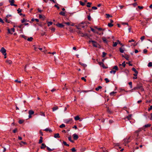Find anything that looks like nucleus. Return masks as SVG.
I'll use <instances>...</instances> for the list:
<instances>
[{
    "label": "nucleus",
    "instance_id": "obj_47",
    "mask_svg": "<svg viewBox=\"0 0 152 152\" xmlns=\"http://www.w3.org/2000/svg\"><path fill=\"white\" fill-rule=\"evenodd\" d=\"M104 80L105 81L106 83H107L110 82L109 80L107 78H105L104 79Z\"/></svg>",
    "mask_w": 152,
    "mask_h": 152
},
{
    "label": "nucleus",
    "instance_id": "obj_60",
    "mask_svg": "<svg viewBox=\"0 0 152 152\" xmlns=\"http://www.w3.org/2000/svg\"><path fill=\"white\" fill-rule=\"evenodd\" d=\"M46 148L47 150L49 151H52V149L50 148L49 147L47 146Z\"/></svg>",
    "mask_w": 152,
    "mask_h": 152
},
{
    "label": "nucleus",
    "instance_id": "obj_4",
    "mask_svg": "<svg viewBox=\"0 0 152 152\" xmlns=\"http://www.w3.org/2000/svg\"><path fill=\"white\" fill-rule=\"evenodd\" d=\"M141 130V129H139L137 130L134 133V135L136 136L137 137H138L139 136V133Z\"/></svg>",
    "mask_w": 152,
    "mask_h": 152
},
{
    "label": "nucleus",
    "instance_id": "obj_58",
    "mask_svg": "<svg viewBox=\"0 0 152 152\" xmlns=\"http://www.w3.org/2000/svg\"><path fill=\"white\" fill-rule=\"evenodd\" d=\"M21 36L23 38L25 39H26L27 37L26 36H25L24 35H21Z\"/></svg>",
    "mask_w": 152,
    "mask_h": 152
},
{
    "label": "nucleus",
    "instance_id": "obj_33",
    "mask_svg": "<svg viewBox=\"0 0 152 152\" xmlns=\"http://www.w3.org/2000/svg\"><path fill=\"white\" fill-rule=\"evenodd\" d=\"M138 89L137 88V86H136V87H134L132 89V90H130V91H131V92H132V91L133 90H138Z\"/></svg>",
    "mask_w": 152,
    "mask_h": 152
},
{
    "label": "nucleus",
    "instance_id": "obj_37",
    "mask_svg": "<svg viewBox=\"0 0 152 152\" xmlns=\"http://www.w3.org/2000/svg\"><path fill=\"white\" fill-rule=\"evenodd\" d=\"M151 126V124H148L145 125L144 126V127H145L147 128V127H150Z\"/></svg>",
    "mask_w": 152,
    "mask_h": 152
},
{
    "label": "nucleus",
    "instance_id": "obj_5",
    "mask_svg": "<svg viewBox=\"0 0 152 152\" xmlns=\"http://www.w3.org/2000/svg\"><path fill=\"white\" fill-rule=\"evenodd\" d=\"M98 63L99 65H100V66H101L103 68L106 69L107 68V67L105 66H104L103 62H99Z\"/></svg>",
    "mask_w": 152,
    "mask_h": 152
},
{
    "label": "nucleus",
    "instance_id": "obj_40",
    "mask_svg": "<svg viewBox=\"0 0 152 152\" xmlns=\"http://www.w3.org/2000/svg\"><path fill=\"white\" fill-rule=\"evenodd\" d=\"M65 126V125L64 124H62L61 125L59 126V127L60 128H62L64 127Z\"/></svg>",
    "mask_w": 152,
    "mask_h": 152
},
{
    "label": "nucleus",
    "instance_id": "obj_17",
    "mask_svg": "<svg viewBox=\"0 0 152 152\" xmlns=\"http://www.w3.org/2000/svg\"><path fill=\"white\" fill-rule=\"evenodd\" d=\"M34 112L32 110H30L29 111L28 113L29 114L32 115L34 114Z\"/></svg>",
    "mask_w": 152,
    "mask_h": 152
},
{
    "label": "nucleus",
    "instance_id": "obj_32",
    "mask_svg": "<svg viewBox=\"0 0 152 152\" xmlns=\"http://www.w3.org/2000/svg\"><path fill=\"white\" fill-rule=\"evenodd\" d=\"M113 69H115V70H118V68L117 66H115L113 68Z\"/></svg>",
    "mask_w": 152,
    "mask_h": 152
},
{
    "label": "nucleus",
    "instance_id": "obj_63",
    "mask_svg": "<svg viewBox=\"0 0 152 152\" xmlns=\"http://www.w3.org/2000/svg\"><path fill=\"white\" fill-rule=\"evenodd\" d=\"M37 10L38 11V12L39 13H41V12L42 11V10H41L39 8H38Z\"/></svg>",
    "mask_w": 152,
    "mask_h": 152
},
{
    "label": "nucleus",
    "instance_id": "obj_12",
    "mask_svg": "<svg viewBox=\"0 0 152 152\" xmlns=\"http://www.w3.org/2000/svg\"><path fill=\"white\" fill-rule=\"evenodd\" d=\"M54 137L55 138H59L60 136L59 133H56L54 134Z\"/></svg>",
    "mask_w": 152,
    "mask_h": 152
},
{
    "label": "nucleus",
    "instance_id": "obj_23",
    "mask_svg": "<svg viewBox=\"0 0 152 152\" xmlns=\"http://www.w3.org/2000/svg\"><path fill=\"white\" fill-rule=\"evenodd\" d=\"M80 119V118L78 115H77L75 117V121L79 120Z\"/></svg>",
    "mask_w": 152,
    "mask_h": 152
},
{
    "label": "nucleus",
    "instance_id": "obj_21",
    "mask_svg": "<svg viewBox=\"0 0 152 152\" xmlns=\"http://www.w3.org/2000/svg\"><path fill=\"white\" fill-rule=\"evenodd\" d=\"M82 35H81V36H82V37H89L87 34L86 33V34H84L83 33H82Z\"/></svg>",
    "mask_w": 152,
    "mask_h": 152
},
{
    "label": "nucleus",
    "instance_id": "obj_3",
    "mask_svg": "<svg viewBox=\"0 0 152 152\" xmlns=\"http://www.w3.org/2000/svg\"><path fill=\"white\" fill-rule=\"evenodd\" d=\"M0 52L2 53L4 56H6L7 53L6 50L4 48L2 47L0 50Z\"/></svg>",
    "mask_w": 152,
    "mask_h": 152
},
{
    "label": "nucleus",
    "instance_id": "obj_35",
    "mask_svg": "<svg viewBox=\"0 0 152 152\" xmlns=\"http://www.w3.org/2000/svg\"><path fill=\"white\" fill-rule=\"evenodd\" d=\"M33 39V38L32 37H31L30 38H28V39H27V40L31 42L32 41Z\"/></svg>",
    "mask_w": 152,
    "mask_h": 152
},
{
    "label": "nucleus",
    "instance_id": "obj_10",
    "mask_svg": "<svg viewBox=\"0 0 152 152\" xmlns=\"http://www.w3.org/2000/svg\"><path fill=\"white\" fill-rule=\"evenodd\" d=\"M46 145L44 143H42L41 145L40 148L41 149H44L45 147H46Z\"/></svg>",
    "mask_w": 152,
    "mask_h": 152
},
{
    "label": "nucleus",
    "instance_id": "obj_39",
    "mask_svg": "<svg viewBox=\"0 0 152 152\" xmlns=\"http://www.w3.org/2000/svg\"><path fill=\"white\" fill-rule=\"evenodd\" d=\"M113 26V25L110 23H109L108 24V26L110 27H112Z\"/></svg>",
    "mask_w": 152,
    "mask_h": 152
},
{
    "label": "nucleus",
    "instance_id": "obj_38",
    "mask_svg": "<svg viewBox=\"0 0 152 152\" xmlns=\"http://www.w3.org/2000/svg\"><path fill=\"white\" fill-rule=\"evenodd\" d=\"M24 122V121L22 120H20L18 121V123L20 124H23Z\"/></svg>",
    "mask_w": 152,
    "mask_h": 152
},
{
    "label": "nucleus",
    "instance_id": "obj_53",
    "mask_svg": "<svg viewBox=\"0 0 152 152\" xmlns=\"http://www.w3.org/2000/svg\"><path fill=\"white\" fill-rule=\"evenodd\" d=\"M71 150L72 151V152H75L76 151V149H75V148H72V149H71Z\"/></svg>",
    "mask_w": 152,
    "mask_h": 152
},
{
    "label": "nucleus",
    "instance_id": "obj_62",
    "mask_svg": "<svg viewBox=\"0 0 152 152\" xmlns=\"http://www.w3.org/2000/svg\"><path fill=\"white\" fill-rule=\"evenodd\" d=\"M92 9L93 10H96L97 9V8L96 7L93 6L92 7Z\"/></svg>",
    "mask_w": 152,
    "mask_h": 152
},
{
    "label": "nucleus",
    "instance_id": "obj_15",
    "mask_svg": "<svg viewBox=\"0 0 152 152\" xmlns=\"http://www.w3.org/2000/svg\"><path fill=\"white\" fill-rule=\"evenodd\" d=\"M107 111L110 114H111L113 113V111H111L110 109L108 107H107Z\"/></svg>",
    "mask_w": 152,
    "mask_h": 152
},
{
    "label": "nucleus",
    "instance_id": "obj_34",
    "mask_svg": "<svg viewBox=\"0 0 152 152\" xmlns=\"http://www.w3.org/2000/svg\"><path fill=\"white\" fill-rule=\"evenodd\" d=\"M6 62L9 64H10L12 63V61L10 60H7Z\"/></svg>",
    "mask_w": 152,
    "mask_h": 152
},
{
    "label": "nucleus",
    "instance_id": "obj_51",
    "mask_svg": "<svg viewBox=\"0 0 152 152\" xmlns=\"http://www.w3.org/2000/svg\"><path fill=\"white\" fill-rule=\"evenodd\" d=\"M21 143H23L24 145H26L27 144L26 142L22 141H21V143H20V145L21 146L22 145L21 144Z\"/></svg>",
    "mask_w": 152,
    "mask_h": 152
},
{
    "label": "nucleus",
    "instance_id": "obj_7",
    "mask_svg": "<svg viewBox=\"0 0 152 152\" xmlns=\"http://www.w3.org/2000/svg\"><path fill=\"white\" fill-rule=\"evenodd\" d=\"M124 140V142H125L126 143H127L130 142L131 141L130 137H129L128 138L125 139Z\"/></svg>",
    "mask_w": 152,
    "mask_h": 152
},
{
    "label": "nucleus",
    "instance_id": "obj_36",
    "mask_svg": "<svg viewBox=\"0 0 152 152\" xmlns=\"http://www.w3.org/2000/svg\"><path fill=\"white\" fill-rule=\"evenodd\" d=\"M88 19L89 21H91V17L90 15L89 14V15H88Z\"/></svg>",
    "mask_w": 152,
    "mask_h": 152
},
{
    "label": "nucleus",
    "instance_id": "obj_48",
    "mask_svg": "<svg viewBox=\"0 0 152 152\" xmlns=\"http://www.w3.org/2000/svg\"><path fill=\"white\" fill-rule=\"evenodd\" d=\"M148 67L152 66V63L151 62H149L148 64Z\"/></svg>",
    "mask_w": 152,
    "mask_h": 152
},
{
    "label": "nucleus",
    "instance_id": "obj_30",
    "mask_svg": "<svg viewBox=\"0 0 152 152\" xmlns=\"http://www.w3.org/2000/svg\"><path fill=\"white\" fill-rule=\"evenodd\" d=\"M59 14L61 15L64 16L65 15V13L61 11L59 13Z\"/></svg>",
    "mask_w": 152,
    "mask_h": 152
},
{
    "label": "nucleus",
    "instance_id": "obj_18",
    "mask_svg": "<svg viewBox=\"0 0 152 152\" xmlns=\"http://www.w3.org/2000/svg\"><path fill=\"white\" fill-rule=\"evenodd\" d=\"M102 88V87L101 86H99L95 88V90L96 91H98L100 89H101Z\"/></svg>",
    "mask_w": 152,
    "mask_h": 152
},
{
    "label": "nucleus",
    "instance_id": "obj_25",
    "mask_svg": "<svg viewBox=\"0 0 152 152\" xmlns=\"http://www.w3.org/2000/svg\"><path fill=\"white\" fill-rule=\"evenodd\" d=\"M58 109V107L57 106H55L53 107L52 108L53 111H54L55 110H56Z\"/></svg>",
    "mask_w": 152,
    "mask_h": 152
},
{
    "label": "nucleus",
    "instance_id": "obj_49",
    "mask_svg": "<svg viewBox=\"0 0 152 152\" xmlns=\"http://www.w3.org/2000/svg\"><path fill=\"white\" fill-rule=\"evenodd\" d=\"M116 70H111L110 72V73H113V74H115L116 72Z\"/></svg>",
    "mask_w": 152,
    "mask_h": 152
},
{
    "label": "nucleus",
    "instance_id": "obj_1",
    "mask_svg": "<svg viewBox=\"0 0 152 152\" xmlns=\"http://www.w3.org/2000/svg\"><path fill=\"white\" fill-rule=\"evenodd\" d=\"M136 86L138 89H140L141 91H144V89L143 88L142 84L141 83H137Z\"/></svg>",
    "mask_w": 152,
    "mask_h": 152
},
{
    "label": "nucleus",
    "instance_id": "obj_57",
    "mask_svg": "<svg viewBox=\"0 0 152 152\" xmlns=\"http://www.w3.org/2000/svg\"><path fill=\"white\" fill-rule=\"evenodd\" d=\"M145 37L144 36H142L140 38V39L142 41L145 39Z\"/></svg>",
    "mask_w": 152,
    "mask_h": 152
},
{
    "label": "nucleus",
    "instance_id": "obj_19",
    "mask_svg": "<svg viewBox=\"0 0 152 152\" xmlns=\"http://www.w3.org/2000/svg\"><path fill=\"white\" fill-rule=\"evenodd\" d=\"M132 115L130 114L129 115L126 117V118H127L129 120H130L131 119Z\"/></svg>",
    "mask_w": 152,
    "mask_h": 152
},
{
    "label": "nucleus",
    "instance_id": "obj_56",
    "mask_svg": "<svg viewBox=\"0 0 152 152\" xmlns=\"http://www.w3.org/2000/svg\"><path fill=\"white\" fill-rule=\"evenodd\" d=\"M97 29L99 31H101L102 30H103V31H104V29H102V28H97Z\"/></svg>",
    "mask_w": 152,
    "mask_h": 152
},
{
    "label": "nucleus",
    "instance_id": "obj_42",
    "mask_svg": "<svg viewBox=\"0 0 152 152\" xmlns=\"http://www.w3.org/2000/svg\"><path fill=\"white\" fill-rule=\"evenodd\" d=\"M119 50L121 53H123L124 52V50L122 49L121 48H119Z\"/></svg>",
    "mask_w": 152,
    "mask_h": 152
},
{
    "label": "nucleus",
    "instance_id": "obj_16",
    "mask_svg": "<svg viewBox=\"0 0 152 152\" xmlns=\"http://www.w3.org/2000/svg\"><path fill=\"white\" fill-rule=\"evenodd\" d=\"M44 131H47V132L49 131L50 132V133H51L52 132V130L51 129H49L48 128H47L45 129L44 130Z\"/></svg>",
    "mask_w": 152,
    "mask_h": 152
},
{
    "label": "nucleus",
    "instance_id": "obj_31",
    "mask_svg": "<svg viewBox=\"0 0 152 152\" xmlns=\"http://www.w3.org/2000/svg\"><path fill=\"white\" fill-rule=\"evenodd\" d=\"M5 21L7 23H11V21L10 20H8L7 18H5Z\"/></svg>",
    "mask_w": 152,
    "mask_h": 152
},
{
    "label": "nucleus",
    "instance_id": "obj_13",
    "mask_svg": "<svg viewBox=\"0 0 152 152\" xmlns=\"http://www.w3.org/2000/svg\"><path fill=\"white\" fill-rule=\"evenodd\" d=\"M129 55L127 54H125V56H124V58L127 60H129Z\"/></svg>",
    "mask_w": 152,
    "mask_h": 152
},
{
    "label": "nucleus",
    "instance_id": "obj_54",
    "mask_svg": "<svg viewBox=\"0 0 152 152\" xmlns=\"http://www.w3.org/2000/svg\"><path fill=\"white\" fill-rule=\"evenodd\" d=\"M18 12V13H19L20 12L22 11V10L20 9V8H18V9L17 10Z\"/></svg>",
    "mask_w": 152,
    "mask_h": 152
},
{
    "label": "nucleus",
    "instance_id": "obj_44",
    "mask_svg": "<svg viewBox=\"0 0 152 152\" xmlns=\"http://www.w3.org/2000/svg\"><path fill=\"white\" fill-rule=\"evenodd\" d=\"M106 54H107L106 53H105V52H103L102 53V57H103V58L104 57Z\"/></svg>",
    "mask_w": 152,
    "mask_h": 152
},
{
    "label": "nucleus",
    "instance_id": "obj_20",
    "mask_svg": "<svg viewBox=\"0 0 152 152\" xmlns=\"http://www.w3.org/2000/svg\"><path fill=\"white\" fill-rule=\"evenodd\" d=\"M79 64L80 65H81L84 67H85L87 66V65L86 64H83L81 62H80Z\"/></svg>",
    "mask_w": 152,
    "mask_h": 152
},
{
    "label": "nucleus",
    "instance_id": "obj_28",
    "mask_svg": "<svg viewBox=\"0 0 152 152\" xmlns=\"http://www.w3.org/2000/svg\"><path fill=\"white\" fill-rule=\"evenodd\" d=\"M102 40L104 42H105V43H107V42L106 38L105 37H103L102 38Z\"/></svg>",
    "mask_w": 152,
    "mask_h": 152
},
{
    "label": "nucleus",
    "instance_id": "obj_14",
    "mask_svg": "<svg viewBox=\"0 0 152 152\" xmlns=\"http://www.w3.org/2000/svg\"><path fill=\"white\" fill-rule=\"evenodd\" d=\"M9 2L10 3V5L12 6V5H13L15 1L14 0H10Z\"/></svg>",
    "mask_w": 152,
    "mask_h": 152
},
{
    "label": "nucleus",
    "instance_id": "obj_55",
    "mask_svg": "<svg viewBox=\"0 0 152 152\" xmlns=\"http://www.w3.org/2000/svg\"><path fill=\"white\" fill-rule=\"evenodd\" d=\"M27 21V20L26 19L23 18V19L21 20V23H24L25 22Z\"/></svg>",
    "mask_w": 152,
    "mask_h": 152
},
{
    "label": "nucleus",
    "instance_id": "obj_9",
    "mask_svg": "<svg viewBox=\"0 0 152 152\" xmlns=\"http://www.w3.org/2000/svg\"><path fill=\"white\" fill-rule=\"evenodd\" d=\"M73 138L74 139V140H77L78 138V135L76 134H73Z\"/></svg>",
    "mask_w": 152,
    "mask_h": 152
},
{
    "label": "nucleus",
    "instance_id": "obj_52",
    "mask_svg": "<svg viewBox=\"0 0 152 152\" xmlns=\"http://www.w3.org/2000/svg\"><path fill=\"white\" fill-rule=\"evenodd\" d=\"M50 29H51V30L53 31V32H54L55 31V28L54 27H52L51 28H50Z\"/></svg>",
    "mask_w": 152,
    "mask_h": 152
},
{
    "label": "nucleus",
    "instance_id": "obj_41",
    "mask_svg": "<svg viewBox=\"0 0 152 152\" xmlns=\"http://www.w3.org/2000/svg\"><path fill=\"white\" fill-rule=\"evenodd\" d=\"M129 84L130 86V88H132V82H130L129 83Z\"/></svg>",
    "mask_w": 152,
    "mask_h": 152
},
{
    "label": "nucleus",
    "instance_id": "obj_29",
    "mask_svg": "<svg viewBox=\"0 0 152 152\" xmlns=\"http://www.w3.org/2000/svg\"><path fill=\"white\" fill-rule=\"evenodd\" d=\"M47 23L48 26H49L52 24L53 22L51 21H48V22Z\"/></svg>",
    "mask_w": 152,
    "mask_h": 152
},
{
    "label": "nucleus",
    "instance_id": "obj_26",
    "mask_svg": "<svg viewBox=\"0 0 152 152\" xmlns=\"http://www.w3.org/2000/svg\"><path fill=\"white\" fill-rule=\"evenodd\" d=\"M118 44V42H113V46L114 47H116L117 44Z\"/></svg>",
    "mask_w": 152,
    "mask_h": 152
},
{
    "label": "nucleus",
    "instance_id": "obj_8",
    "mask_svg": "<svg viewBox=\"0 0 152 152\" xmlns=\"http://www.w3.org/2000/svg\"><path fill=\"white\" fill-rule=\"evenodd\" d=\"M72 121V118H69L68 119H66L65 121V123L66 124H69L70 122Z\"/></svg>",
    "mask_w": 152,
    "mask_h": 152
},
{
    "label": "nucleus",
    "instance_id": "obj_27",
    "mask_svg": "<svg viewBox=\"0 0 152 152\" xmlns=\"http://www.w3.org/2000/svg\"><path fill=\"white\" fill-rule=\"evenodd\" d=\"M122 65L124 67H125L126 66V64H125V61H124L122 64H119V66Z\"/></svg>",
    "mask_w": 152,
    "mask_h": 152
},
{
    "label": "nucleus",
    "instance_id": "obj_64",
    "mask_svg": "<svg viewBox=\"0 0 152 152\" xmlns=\"http://www.w3.org/2000/svg\"><path fill=\"white\" fill-rule=\"evenodd\" d=\"M152 110V105L150 106V107L148 109V110L149 111Z\"/></svg>",
    "mask_w": 152,
    "mask_h": 152
},
{
    "label": "nucleus",
    "instance_id": "obj_11",
    "mask_svg": "<svg viewBox=\"0 0 152 152\" xmlns=\"http://www.w3.org/2000/svg\"><path fill=\"white\" fill-rule=\"evenodd\" d=\"M117 92L115 91H112L110 93V95L112 96H113L115 95V94Z\"/></svg>",
    "mask_w": 152,
    "mask_h": 152
},
{
    "label": "nucleus",
    "instance_id": "obj_46",
    "mask_svg": "<svg viewBox=\"0 0 152 152\" xmlns=\"http://www.w3.org/2000/svg\"><path fill=\"white\" fill-rule=\"evenodd\" d=\"M117 41L118 42V43L119 44H120V45L122 46H124V45L122 43H121V42L119 40H117Z\"/></svg>",
    "mask_w": 152,
    "mask_h": 152
},
{
    "label": "nucleus",
    "instance_id": "obj_43",
    "mask_svg": "<svg viewBox=\"0 0 152 152\" xmlns=\"http://www.w3.org/2000/svg\"><path fill=\"white\" fill-rule=\"evenodd\" d=\"M80 5H82V6H84L85 5V3L83 2L82 1H80Z\"/></svg>",
    "mask_w": 152,
    "mask_h": 152
},
{
    "label": "nucleus",
    "instance_id": "obj_2",
    "mask_svg": "<svg viewBox=\"0 0 152 152\" xmlns=\"http://www.w3.org/2000/svg\"><path fill=\"white\" fill-rule=\"evenodd\" d=\"M91 42H92L93 46L97 48L98 47V44L95 41L92 40H90L88 42V43H90Z\"/></svg>",
    "mask_w": 152,
    "mask_h": 152
},
{
    "label": "nucleus",
    "instance_id": "obj_50",
    "mask_svg": "<svg viewBox=\"0 0 152 152\" xmlns=\"http://www.w3.org/2000/svg\"><path fill=\"white\" fill-rule=\"evenodd\" d=\"M148 51L146 49H144L143 51V53L144 54H146Z\"/></svg>",
    "mask_w": 152,
    "mask_h": 152
},
{
    "label": "nucleus",
    "instance_id": "obj_6",
    "mask_svg": "<svg viewBox=\"0 0 152 152\" xmlns=\"http://www.w3.org/2000/svg\"><path fill=\"white\" fill-rule=\"evenodd\" d=\"M56 26L59 28H63L64 26V25L62 23H59L56 24Z\"/></svg>",
    "mask_w": 152,
    "mask_h": 152
},
{
    "label": "nucleus",
    "instance_id": "obj_22",
    "mask_svg": "<svg viewBox=\"0 0 152 152\" xmlns=\"http://www.w3.org/2000/svg\"><path fill=\"white\" fill-rule=\"evenodd\" d=\"M132 71H134L135 73H138V72L136 70V69L134 68H132Z\"/></svg>",
    "mask_w": 152,
    "mask_h": 152
},
{
    "label": "nucleus",
    "instance_id": "obj_59",
    "mask_svg": "<svg viewBox=\"0 0 152 152\" xmlns=\"http://www.w3.org/2000/svg\"><path fill=\"white\" fill-rule=\"evenodd\" d=\"M132 5H133L134 7H135L137 5V3L135 2L133 4H132Z\"/></svg>",
    "mask_w": 152,
    "mask_h": 152
},
{
    "label": "nucleus",
    "instance_id": "obj_24",
    "mask_svg": "<svg viewBox=\"0 0 152 152\" xmlns=\"http://www.w3.org/2000/svg\"><path fill=\"white\" fill-rule=\"evenodd\" d=\"M92 4V3L91 2H88L86 6L88 7H91V5Z\"/></svg>",
    "mask_w": 152,
    "mask_h": 152
},
{
    "label": "nucleus",
    "instance_id": "obj_45",
    "mask_svg": "<svg viewBox=\"0 0 152 152\" xmlns=\"http://www.w3.org/2000/svg\"><path fill=\"white\" fill-rule=\"evenodd\" d=\"M68 139L71 142H73L74 141H73L71 139V137H68Z\"/></svg>",
    "mask_w": 152,
    "mask_h": 152
},
{
    "label": "nucleus",
    "instance_id": "obj_61",
    "mask_svg": "<svg viewBox=\"0 0 152 152\" xmlns=\"http://www.w3.org/2000/svg\"><path fill=\"white\" fill-rule=\"evenodd\" d=\"M81 79L82 80H84L85 82H86V79L84 77H81Z\"/></svg>",
    "mask_w": 152,
    "mask_h": 152
}]
</instances>
